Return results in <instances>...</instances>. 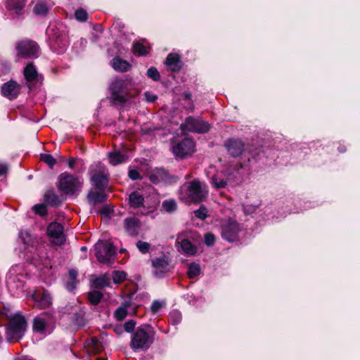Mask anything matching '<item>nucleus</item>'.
<instances>
[{"label":"nucleus","mask_w":360,"mask_h":360,"mask_svg":"<svg viewBox=\"0 0 360 360\" xmlns=\"http://www.w3.org/2000/svg\"><path fill=\"white\" fill-rule=\"evenodd\" d=\"M131 82L130 79H115L111 84L109 88L110 91L109 100L112 105H124L135 96L136 94L130 92L129 88Z\"/></svg>","instance_id":"1"},{"label":"nucleus","mask_w":360,"mask_h":360,"mask_svg":"<svg viewBox=\"0 0 360 360\" xmlns=\"http://www.w3.org/2000/svg\"><path fill=\"white\" fill-rule=\"evenodd\" d=\"M155 331L147 325L139 327L134 333L131 340V347L134 349H148L154 341Z\"/></svg>","instance_id":"2"},{"label":"nucleus","mask_w":360,"mask_h":360,"mask_svg":"<svg viewBox=\"0 0 360 360\" xmlns=\"http://www.w3.org/2000/svg\"><path fill=\"white\" fill-rule=\"evenodd\" d=\"M9 323L6 326L7 340L11 342L18 341L24 334L27 322L25 317L18 313L8 316Z\"/></svg>","instance_id":"3"},{"label":"nucleus","mask_w":360,"mask_h":360,"mask_svg":"<svg viewBox=\"0 0 360 360\" xmlns=\"http://www.w3.org/2000/svg\"><path fill=\"white\" fill-rule=\"evenodd\" d=\"M207 195V191L202 188L198 180L189 182L187 187V196L191 202L200 203L204 201Z\"/></svg>","instance_id":"4"},{"label":"nucleus","mask_w":360,"mask_h":360,"mask_svg":"<svg viewBox=\"0 0 360 360\" xmlns=\"http://www.w3.org/2000/svg\"><path fill=\"white\" fill-rule=\"evenodd\" d=\"M173 153L181 159L191 156L195 151V143L189 138H185L181 141L173 146Z\"/></svg>","instance_id":"5"},{"label":"nucleus","mask_w":360,"mask_h":360,"mask_svg":"<svg viewBox=\"0 0 360 360\" xmlns=\"http://www.w3.org/2000/svg\"><path fill=\"white\" fill-rule=\"evenodd\" d=\"M81 186L78 179L72 175L62 174L60 176L58 188L65 194H74Z\"/></svg>","instance_id":"6"},{"label":"nucleus","mask_w":360,"mask_h":360,"mask_svg":"<svg viewBox=\"0 0 360 360\" xmlns=\"http://www.w3.org/2000/svg\"><path fill=\"white\" fill-rule=\"evenodd\" d=\"M96 257L101 263L107 264L116 253L115 247L110 243L100 242L96 245Z\"/></svg>","instance_id":"7"},{"label":"nucleus","mask_w":360,"mask_h":360,"mask_svg":"<svg viewBox=\"0 0 360 360\" xmlns=\"http://www.w3.org/2000/svg\"><path fill=\"white\" fill-rule=\"evenodd\" d=\"M47 234L51 243L56 245H62L65 241L63 226L60 223H51L47 227Z\"/></svg>","instance_id":"8"},{"label":"nucleus","mask_w":360,"mask_h":360,"mask_svg":"<svg viewBox=\"0 0 360 360\" xmlns=\"http://www.w3.org/2000/svg\"><path fill=\"white\" fill-rule=\"evenodd\" d=\"M240 231L238 223L233 219H229L222 226V236L227 240L233 242L238 240Z\"/></svg>","instance_id":"9"},{"label":"nucleus","mask_w":360,"mask_h":360,"mask_svg":"<svg viewBox=\"0 0 360 360\" xmlns=\"http://www.w3.org/2000/svg\"><path fill=\"white\" fill-rule=\"evenodd\" d=\"M181 127H185L188 131L198 133H205L210 130V124L207 122L193 117L186 118L185 123L181 125Z\"/></svg>","instance_id":"10"},{"label":"nucleus","mask_w":360,"mask_h":360,"mask_svg":"<svg viewBox=\"0 0 360 360\" xmlns=\"http://www.w3.org/2000/svg\"><path fill=\"white\" fill-rule=\"evenodd\" d=\"M17 49L19 56L28 58L36 56L39 47L37 43L33 41H22L18 44Z\"/></svg>","instance_id":"11"},{"label":"nucleus","mask_w":360,"mask_h":360,"mask_svg":"<svg viewBox=\"0 0 360 360\" xmlns=\"http://www.w3.org/2000/svg\"><path fill=\"white\" fill-rule=\"evenodd\" d=\"M20 89V85L17 82L11 79L2 85L1 91L4 96L9 100H13L18 97Z\"/></svg>","instance_id":"12"},{"label":"nucleus","mask_w":360,"mask_h":360,"mask_svg":"<svg viewBox=\"0 0 360 360\" xmlns=\"http://www.w3.org/2000/svg\"><path fill=\"white\" fill-rule=\"evenodd\" d=\"M34 307L38 309H46L52 304L50 295L45 290L35 291L32 295Z\"/></svg>","instance_id":"13"},{"label":"nucleus","mask_w":360,"mask_h":360,"mask_svg":"<svg viewBox=\"0 0 360 360\" xmlns=\"http://www.w3.org/2000/svg\"><path fill=\"white\" fill-rule=\"evenodd\" d=\"M225 148L229 154L233 157H239L245 150V145L241 140L230 139L225 143Z\"/></svg>","instance_id":"14"},{"label":"nucleus","mask_w":360,"mask_h":360,"mask_svg":"<svg viewBox=\"0 0 360 360\" xmlns=\"http://www.w3.org/2000/svg\"><path fill=\"white\" fill-rule=\"evenodd\" d=\"M23 75L26 82L28 83L27 86L30 89H31L32 86L37 83L41 77L33 63L27 64L23 70Z\"/></svg>","instance_id":"15"},{"label":"nucleus","mask_w":360,"mask_h":360,"mask_svg":"<svg viewBox=\"0 0 360 360\" xmlns=\"http://www.w3.org/2000/svg\"><path fill=\"white\" fill-rule=\"evenodd\" d=\"M165 65L172 72H180L184 66L181 56L176 53H169L165 61Z\"/></svg>","instance_id":"16"},{"label":"nucleus","mask_w":360,"mask_h":360,"mask_svg":"<svg viewBox=\"0 0 360 360\" xmlns=\"http://www.w3.org/2000/svg\"><path fill=\"white\" fill-rule=\"evenodd\" d=\"M94 189L105 190L108 186V179L106 174L101 170H95L91 176Z\"/></svg>","instance_id":"17"},{"label":"nucleus","mask_w":360,"mask_h":360,"mask_svg":"<svg viewBox=\"0 0 360 360\" xmlns=\"http://www.w3.org/2000/svg\"><path fill=\"white\" fill-rule=\"evenodd\" d=\"M170 261L165 257L163 256L160 258H156L152 261V265L155 269V274L157 276H160L164 273L169 271Z\"/></svg>","instance_id":"18"},{"label":"nucleus","mask_w":360,"mask_h":360,"mask_svg":"<svg viewBox=\"0 0 360 360\" xmlns=\"http://www.w3.org/2000/svg\"><path fill=\"white\" fill-rule=\"evenodd\" d=\"M124 229L126 231L132 236H136L139 234L141 222L139 219L134 217H129L124 219Z\"/></svg>","instance_id":"19"},{"label":"nucleus","mask_w":360,"mask_h":360,"mask_svg":"<svg viewBox=\"0 0 360 360\" xmlns=\"http://www.w3.org/2000/svg\"><path fill=\"white\" fill-rule=\"evenodd\" d=\"M87 199L91 205H95L104 202L107 200V196L104 190L95 189L89 193Z\"/></svg>","instance_id":"20"},{"label":"nucleus","mask_w":360,"mask_h":360,"mask_svg":"<svg viewBox=\"0 0 360 360\" xmlns=\"http://www.w3.org/2000/svg\"><path fill=\"white\" fill-rule=\"evenodd\" d=\"M148 177L153 184H158L166 181L169 177V174L164 169L157 168L149 173Z\"/></svg>","instance_id":"21"},{"label":"nucleus","mask_w":360,"mask_h":360,"mask_svg":"<svg viewBox=\"0 0 360 360\" xmlns=\"http://www.w3.org/2000/svg\"><path fill=\"white\" fill-rule=\"evenodd\" d=\"M179 245L184 254L194 256L198 253V248L188 239H182L176 243Z\"/></svg>","instance_id":"22"},{"label":"nucleus","mask_w":360,"mask_h":360,"mask_svg":"<svg viewBox=\"0 0 360 360\" xmlns=\"http://www.w3.org/2000/svg\"><path fill=\"white\" fill-rule=\"evenodd\" d=\"M46 205L55 207L59 205L62 200L60 197L53 190H49L44 196Z\"/></svg>","instance_id":"23"},{"label":"nucleus","mask_w":360,"mask_h":360,"mask_svg":"<svg viewBox=\"0 0 360 360\" xmlns=\"http://www.w3.org/2000/svg\"><path fill=\"white\" fill-rule=\"evenodd\" d=\"M112 65L115 70L120 72H127L131 67V64L120 57H115L112 59Z\"/></svg>","instance_id":"24"},{"label":"nucleus","mask_w":360,"mask_h":360,"mask_svg":"<svg viewBox=\"0 0 360 360\" xmlns=\"http://www.w3.org/2000/svg\"><path fill=\"white\" fill-rule=\"evenodd\" d=\"M131 306V300L125 301L115 311V317L117 321H122L127 315V309Z\"/></svg>","instance_id":"25"},{"label":"nucleus","mask_w":360,"mask_h":360,"mask_svg":"<svg viewBox=\"0 0 360 360\" xmlns=\"http://www.w3.org/2000/svg\"><path fill=\"white\" fill-rule=\"evenodd\" d=\"M150 50V46H146L141 43L136 42L132 47V51L134 54L138 56H146L149 53Z\"/></svg>","instance_id":"26"},{"label":"nucleus","mask_w":360,"mask_h":360,"mask_svg":"<svg viewBox=\"0 0 360 360\" xmlns=\"http://www.w3.org/2000/svg\"><path fill=\"white\" fill-rule=\"evenodd\" d=\"M143 197L139 192L134 191L129 195V200L131 207H139L143 205Z\"/></svg>","instance_id":"27"},{"label":"nucleus","mask_w":360,"mask_h":360,"mask_svg":"<svg viewBox=\"0 0 360 360\" xmlns=\"http://www.w3.org/2000/svg\"><path fill=\"white\" fill-rule=\"evenodd\" d=\"M93 283L95 288H103L110 285V278L107 274H103L94 279Z\"/></svg>","instance_id":"28"},{"label":"nucleus","mask_w":360,"mask_h":360,"mask_svg":"<svg viewBox=\"0 0 360 360\" xmlns=\"http://www.w3.org/2000/svg\"><path fill=\"white\" fill-rule=\"evenodd\" d=\"M259 203L258 201H252L250 199L247 198L243 203L244 212L246 214H251L256 211L259 207Z\"/></svg>","instance_id":"29"},{"label":"nucleus","mask_w":360,"mask_h":360,"mask_svg":"<svg viewBox=\"0 0 360 360\" xmlns=\"http://www.w3.org/2000/svg\"><path fill=\"white\" fill-rule=\"evenodd\" d=\"M25 0H8L7 6L10 10L15 11L19 13L25 6Z\"/></svg>","instance_id":"30"},{"label":"nucleus","mask_w":360,"mask_h":360,"mask_svg":"<svg viewBox=\"0 0 360 360\" xmlns=\"http://www.w3.org/2000/svg\"><path fill=\"white\" fill-rule=\"evenodd\" d=\"M110 162L112 165H116L125 161L126 156L118 152H112L109 153Z\"/></svg>","instance_id":"31"},{"label":"nucleus","mask_w":360,"mask_h":360,"mask_svg":"<svg viewBox=\"0 0 360 360\" xmlns=\"http://www.w3.org/2000/svg\"><path fill=\"white\" fill-rule=\"evenodd\" d=\"M102 297L103 294L99 291L94 290L89 292L88 295L89 302L94 305H97L100 302Z\"/></svg>","instance_id":"32"},{"label":"nucleus","mask_w":360,"mask_h":360,"mask_svg":"<svg viewBox=\"0 0 360 360\" xmlns=\"http://www.w3.org/2000/svg\"><path fill=\"white\" fill-rule=\"evenodd\" d=\"M200 273V266L198 264L192 263L189 265L187 274L190 278H193Z\"/></svg>","instance_id":"33"},{"label":"nucleus","mask_w":360,"mask_h":360,"mask_svg":"<svg viewBox=\"0 0 360 360\" xmlns=\"http://www.w3.org/2000/svg\"><path fill=\"white\" fill-rule=\"evenodd\" d=\"M84 312L79 310L78 312H76L74 316L72 317V321L75 325L77 327H81L84 324Z\"/></svg>","instance_id":"34"},{"label":"nucleus","mask_w":360,"mask_h":360,"mask_svg":"<svg viewBox=\"0 0 360 360\" xmlns=\"http://www.w3.org/2000/svg\"><path fill=\"white\" fill-rule=\"evenodd\" d=\"M33 328L37 332H44L46 328L45 321L41 318H35L34 319Z\"/></svg>","instance_id":"35"},{"label":"nucleus","mask_w":360,"mask_h":360,"mask_svg":"<svg viewBox=\"0 0 360 360\" xmlns=\"http://www.w3.org/2000/svg\"><path fill=\"white\" fill-rule=\"evenodd\" d=\"M207 212L208 211L206 207L201 205L198 210L194 211V214L196 218L205 220L208 217Z\"/></svg>","instance_id":"36"},{"label":"nucleus","mask_w":360,"mask_h":360,"mask_svg":"<svg viewBox=\"0 0 360 360\" xmlns=\"http://www.w3.org/2000/svg\"><path fill=\"white\" fill-rule=\"evenodd\" d=\"M162 206L167 212H173L176 209V203L174 200H169L163 202Z\"/></svg>","instance_id":"37"},{"label":"nucleus","mask_w":360,"mask_h":360,"mask_svg":"<svg viewBox=\"0 0 360 360\" xmlns=\"http://www.w3.org/2000/svg\"><path fill=\"white\" fill-rule=\"evenodd\" d=\"M112 279L114 283H120L126 279V274L124 271H114L112 272Z\"/></svg>","instance_id":"38"},{"label":"nucleus","mask_w":360,"mask_h":360,"mask_svg":"<svg viewBox=\"0 0 360 360\" xmlns=\"http://www.w3.org/2000/svg\"><path fill=\"white\" fill-rule=\"evenodd\" d=\"M48 7L45 4H37L34 8V12L37 15H44L48 13Z\"/></svg>","instance_id":"39"},{"label":"nucleus","mask_w":360,"mask_h":360,"mask_svg":"<svg viewBox=\"0 0 360 360\" xmlns=\"http://www.w3.org/2000/svg\"><path fill=\"white\" fill-rule=\"evenodd\" d=\"M41 160L46 163L50 167H53L56 163V160L50 154H41Z\"/></svg>","instance_id":"40"},{"label":"nucleus","mask_w":360,"mask_h":360,"mask_svg":"<svg viewBox=\"0 0 360 360\" xmlns=\"http://www.w3.org/2000/svg\"><path fill=\"white\" fill-rule=\"evenodd\" d=\"M34 212L40 216H46L47 214L46 204H38L33 207Z\"/></svg>","instance_id":"41"},{"label":"nucleus","mask_w":360,"mask_h":360,"mask_svg":"<svg viewBox=\"0 0 360 360\" xmlns=\"http://www.w3.org/2000/svg\"><path fill=\"white\" fill-rule=\"evenodd\" d=\"M214 186L217 188H221L226 187L227 182L223 179H219L217 175H214L212 178Z\"/></svg>","instance_id":"42"},{"label":"nucleus","mask_w":360,"mask_h":360,"mask_svg":"<svg viewBox=\"0 0 360 360\" xmlns=\"http://www.w3.org/2000/svg\"><path fill=\"white\" fill-rule=\"evenodd\" d=\"M77 276V274L76 271H75L73 269H71L69 271L70 281L68 283V285L72 290L75 288Z\"/></svg>","instance_id":"43"},{"label":"nucleus","mask_w":360,"mask_h":360,"mask_svg":"<svg viewBox=\"0 0 360 360\" xmlns=\"http://www.w3.org/2000/svg\"><path fill=\"white\" fill-rule=\"evenodd\" d=\"M136 247L141 252L145 254L149 251L150 248V244L147 242L139 240L136 243Z\"/></svg>","instance_id":"44"},{"label":"nucleus","mask_w":360,"mask_h":360,"mask_svg":"<svg viewBox=\"0 0 360 360\" xmlns=\"http://www.w3.org/2000/svg\"><path fill=\"white\" fill-rule=\"evenodd\" d=\"M75 16L77 20L84 22L87 20L88 14L85 10L80 8L75 11Z\"/></svg>","instance_id":"45"},{"label":"nucleus","mask_w":360,"mask_h":360,"mask_svg":"<svg viewBox=\"0 0 360 360\" xmlns=\"http://www.w3.org/2000/svg\"><path fill=\"white\" fill-rule=\"evenodd\" d=\"M147 75L154 81H158L160 75L156 68L152 67L147 71Z\"/></svg>","instance_id":"46"},{"label":"nucleus","mask_w":360,"mask_h":360,"mask_svg":"<svg viewBox=\"0 0 360 360\" xmlns=\"http://www.w3.org/2000/svg\"><path fill=\"white\" fill-rule=\"evenodd\" d=\"M215 242V237L211 233H207L205 235V243L207 246L212 245Z\"/></svg>","instance_id":"47"},{"label":"nucleus","mask_w":360,"mask_h":360,"mask_svg":"<svg viewBox=\"0 0 360 360\" xmlns=\"http://www.w3.org/2000/svg\"><path fill=\"white\" fill-rule=\"evenodd\" d=\"M135 326H136V322L131 320L124 323V328L126 331L131 332L132 330H134Z\"/></svg>","instance_id":"48"},{"label":"nucleus","mask_w":360,"mask_h":360,"mask_svg":"<svg viewBox=\"0 0 360 360\" xmlns=\"http://www.w3.org/2000/svg\"><path fill=\"white\" fill-rule=\"evenodd\" d=\"M129 176L132 180H136L141 179L139 172L136 169H131L129 172Z\"/></svg>","instance_id":"49"},{"label":"nucleus","mask_w":360,"mask_h":360,"mask_svg":"<svg viewBox=\"0 0 360 360\" xmlns=\"http://www.w3.org/2000/svg\"><path fill=\"white\" fill-rule=\"evenodd\" d=\"M184 96L185 99H187V100H188L190 101L189 108L191 110V112H193V110L195 109V105H194L193 103L191 101V94L190 93H188V92H186V93L184 94Z\"/></svg>","instance_id":"50"},{"label":"nucleus","mask_w":360,"mask_h":360,"mask_svg":"<svg viewBox=\"0 0 360 360\" xmlns=\"http://www.w3.org/2000/svg\"><path fill=\"white\" fill-rule=\"evenodd\" d=\"M144 95H145V97H146V101H147L148 102H150V103L155 101H156V99H157V98H158V97H157V96L152 94H151L150 92H149V91H146V92L144 94Z\"/></svg>","instance_id":"51"},{"label":"nucleus","mask_w":360,"mask_h":360,"mask_svg":"<svg viewBox=\"0 0 360 360\" xmlns=\"http://www.w3.org/2000/svg\"><path fill=\"white\" fill-rule=\"evenodd\" d=\"M162 304L158 301H155L151 306V311L153 313H156L161 307Z\"/></svg>","instance_id":"52"},{"label":"nucleus","mask_w":360,"mask_h":360,"mask_svg":"<svg viewBox=\"0 0 360 360\" xmlns=\"http://www.w3.org/2000/svg\"><path fill=\"white\" fill-rule=\"evenodd\" d=\"M8 165L6 164H0V176L6 175L8 172Z\"/></svg>","instance_id":"53"},{"label":"nucleus","mask_w":360,"mask_h":360,"mask_svg":"<svg viewBox=\"0 0 360 360\" xmlns=\"http://www.w3.org/2000/svg\"><path fill=\"white\" fill-rule=\"evenodd\" d=\"M91 343L93 347H95V349L97 352H99L101 351V349L99 348V342L96 338H93L91 339Z\"/></svg>","instance_id":"54"},{"label":"nucleus","mask_w":360,"mask_h":360,"mask_svg":"<svg viewBox=\"0 0 360 360\" xmlns=\"http://www.w3.org/2000/svg\"><path fill=\"white\" fill-rule=\"evenodd\" d=\"M110 212V209L108 206L103 207L101 210H99V213L103 215L108 216Z\"/></svg>","instance_id":"55"},{"label":"nucleus","mask_w":360,"mask_h":360,"mask_svg":"<svg viewBox=\"0 0 360 360\" xmlns=\"http://www.w3.org/2000/svg\"><path fill=\"white\" fill-rule=\"evenodd\" d=\"M76 160L73 158H70L68 161V165L70 168H73L75 164Z\"/></svg>","instance_id":"56"},{"label":"nucleus","mask_w":360,"mask_h":360,"mask_svg":"<svg viewBox=\"0 0 360 360\" xmlns=\"http://www.w3.org/2000/svg\"><path fill=\"white\" fill-rule=\"evenodd\" d=\"M82 251H86V247H82Z\"/></svg>","instance_id":"57"},{"label":"nucleus","mask_w":360,"mask_h":360,"mask_svg":"<svg viewBox=\"0 0 360 360\" xmlns=\"http://www.w3.org/2000/svg\"><path fill=\"white\" fill-rule=\"evenodd\" d=\"M97 360H106V359H103V358H98V359H97Z\"/></svg>","instance_id":"58"},{"label":"nucleus","mask_w":360,"mask_h":360,"mask_svg":"<svg viewBox=\"0 0 360 360\" xmlns=\"http://www.w3.org/2000/svg\"><path fill=\"white\" fill-rule=\"evenodd\" d=\"M189 178H191V175L190 174L186 176V179H189Z\"/></svg>","instance_id":"59"},{"label":"nucleus","mask_w":360,"mask_h":360,"mask_svg":"<svg viewBox=\"0 0 360 360\" xmlns=\"http://www.w3.org/2000/svg\"><path fill=\"white\" fill-rule=\"evenodd\" d=\"M1 340V336L0 335V341Z\"/></svg>","instance_id":"60"}]
</instances>
